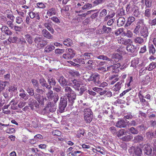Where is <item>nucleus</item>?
Masks as SVG:
<instances>
[{"label":"nucleus","instance_id":"1","mask_svg":"<svg viewBox=\"0 0 156 156\" xmlns=\"http://www.w3.org/2000/svg\"><path fill=\"white\" fill-rule=\"evenodd\" d=\"M69 100L73 104L76 98V94L69 87L67 86L64 90Z\"/></svg>","mask_w":156,"mask_h":156},{"label":"nucleus","instance_id":"2","mask_svg":"<svg viewBox=\"0 0 156 156\" xmlns=\"http://www.w3.org/2000/svg\"><path fill=\"white\" fill-rule=\"evenodd\" d=\"M34 41L37 47L39 49L42 48L48 44L47 41L44 40L42 37L39 36L36 37L34 39Z\"/></svg>","mask_w":156,"mask_h":156},{"label":"nucleus","instance_id":"3","mask_svg":"<svg viewBox=\"0 0 156 156\" xmlns=\"http://www.w3.org/2000/svg\"><path fill=\"white\" fill-rule=\"evenodd\" d=\"M142 148L140 147V144L139 146L136 147H131L129 150L130 154H133V156H142Z\"/></svg>","mask_w":156,"mask_h":156},{"label":"nucleus","instance_id":"4","mask_svg":"<svg viewBox=\"0 0 156 156\" xmlns=\"http://www.w3.org/2000/svg\"><path fill=\"white\" fill-rule=\"evenodd\" d=\"M84 119L86 122L90 123L92 121L93 115L92 112L90 108H88L84 109Z\"/></svg>","mask_w":156,"mask_h":156},{"label":"nucleus","instance_id":"5","mask_svg":"<svg viewBox=\"0 0 156 156\" xmlns=\"http://www.w3.org/2000/svg\"><path fill=\"white\" fill-rule=\"evenodd\" d=\"M66 53L63 54L62 57L68 60L72 58L75 56V53L74 51L71 49H67L66 50Z\"/></svg>","mask_w":156,"mask_h":156},{"label":"nucleus","instance_id":"6","mask_svg":"<svg viewBox=\"0 0 156 156\" xmlns=\"http://www.w3.org/2000/svg\"><path fill=\"white\" fill-rule=\"evenodd\" d=\"M100 78V75L98 74H93L91 75L87 79L88 81H93L95 84L98 85V84H100L101 82L99 80Z\"/></svg>","mask_w":156,"mask_h":156},{"label":"nucleus","instance_id":"7","mask_svg":"<svg viewBox=\"0 0 156 156\" xmlns=\"http://www.w3.org/2000/svg\"><path fill=\"white\" fill-rule=\"evenodd\" d=\"M67 105V101L66 98L61 97L59 106V111L60 112L62 113L64 112Z\"/></svg>","mask_w":156,"mask_h":156},{"label":"nucleus","instance_id":"8","mask_svg":"<svg viewBox=\"0 0 156 156\" xmlns=\"http://www.w3.org/2000/svg\"><path fill=\"white\" fill-rule=\"evenodd\" d=\"M140 147L142 149L144 148L143 150L144 153L147 155L150 154L152 152L151 147L148 144L143 145V144H140Z\"/></svg>","mask_w":156,"mask_h":156},{"label":"nucleus","instance_id":"9","mask_svg":"<svg viewBox=\"0 0 156 156\" xmlns=\"http://www.w3.org/2000/svg\"><path fill=\"white\" fill-rule=\"evenodd\" d=\"M54 25L53 23L48 19L44 24V27L47 28L51 34H53L54 31L52 28V26Z\"/></svg>","mask_w":156,"mask_h":156},{"label":"nucleus","instance_id":"10","mask_svg":"<svg viewBox=\"0 0 156 156\" xmlns=\"http://www.w3.org/2000/svg\"><path fill=\"white\" fill-rule=\"evenodd\" d=\"M34 98L37 100L39 103L41 105H44V103L47 100L46 98L43 97L38 94L34 95Z\"/></svg>","mask_w":156,"mask_h":156},{"label":"nucleus","instance_id":"11","mask_svg":"<svg viewBox=\"0 0 156 156\" xmlns=\"http://www.w3.org/2000/svg\"><path fill=\"white\" fill-rule=\"evenodd\" d=\"M121 58V56L118 53L115 54L113 55L112 59H110L109 63L110 62L116 63L120 60Z\"/></svg>","mask_w":156,"mask_h":156},{"label":"nucleus","instance_id":"12","mask_svg":"<svg viewBox=\"0 0 156 156\" xmlns=\"http://www.w3.org/2000/svg\"><path fill=\"white\" fill-rule=\"evenodd\" d=\"M124 83V81L121 80L118 82L113 87V90L115 91L119 90L121 87L123 86V84Z\"/></svg>","mask_w":156,"mask_h":156},{"label":"nucleus","instance_id":"13","mask_svg":"<svg viewBox=\"0 0 156 156\" xmlns=\"http://www.w3.org/2000/svg\"><path fill=\"white\" fill-rule=\"evenodd\" d=\"M82 83L81 81H78L74 79L72 81V85L73 87L78 91L79 90V87L80 85H82Z\"/></svg>","mask_w":156,"mask_h":156},{"label":"nucleus","instance_id":"14","mask_svg":"<svg viewBox=\"0 0 156 156\" xmlns=\"http://www.w3.org/2000/svg\"><path fill=\"white\" fill-rule=\"evenodd\" d=\"M136 6L133 4V3H129L128 5H127L126 7V10L127 12L129 13H132L135 8Z\"/></svg>","mask_w":156,"mask_h":156},{"label":"nucleus","instance_id":"15","mask_svg":"<svg viewBox=\"0 0 156 156\" xmlns=\"http://www.w3.org/2000/svg\"><path fill=\"white\" fill-rule=\"evenodd\" d=\"M58 81L60 85L62 87L68 85L67 81L63 76H60L58 78Z\"/></svg>","mask_w":156,"mask_h":156},{"label":"nucleus","instance_id":"16","mask_svg":"<svg viewBox=\"0 0 156 156\" xmlns=\"http://www.w3.org/2000/svg\"><path fill=\"white\" fill-rule=\"evenodd\" d=\"M41 34L44 37L48 39L53 38V36L46 29L43 30L41 31Z\"/></svg>","mask_w":156,"mask_h":156},{"label":"nucleus","instance_id":"17","mask_svg":"<svg viewBox=\"0 0 156 156\" xmlns=\"http://www.w3.org/2000/svg\"><path fill=\"white\" fill-rule=\"evenodd\" d=\"M29 15L31 19L35 18L36 19L38 20H39L40 19L39 13L38 12H31L29 13Z\"/></svg>","mask_w":156,"mask_h":156},{"label":"nucleus","instance_id":"18","mask_svg":"<svg viewBox=\"0 0 156 156\" xmlns=\"http://www.w3.org/2000/svg\"><path fill=\"white\" fill-rule=\"evenodd\" d=\"M1 30L2 32H3L8 35H12V34L11 31L9 30L8 27L6 26H2L1 28Z\"/></svg>","mask_w":156,"mask_h":156},{"label":"nucleus","instance_id":"19","mask_svg":"<svg viewBox=\"0 0 156 156\" xmlns=\"http://www.w3.org/2000/svg\"><path fill=\"white\" fill-rule=\"evenodd\" d=\"M116 126L120 128H124L126 126V122L124 120L121 119L117 122Z\"/></svg>","mask_w":156,"mask_h":156},{"label":"nucleus","instance_id":"20","mask_svg":"<svg viewBox=\"0 0 156 156\" xmlns=\"http://www.w3.org/2000/svg\"><path fill=\"white\" fill-rule=\"evenodd\" d=\"M40 83L43 87H45L48 89H50L51 88V86L50 85H48L46 81L43 78L40 79Z\"/></svg>","mask_w":156,"mask_h":156},{"label":"nucleus","instance_id":"21","mask_svg":"<svg viewBox=\"0 0 156 156\" xmlns=\"http://www.w3.org/2000/svg\"><path fill=\"white\" fill-rule=\"evenodd\" d=\"M56 13L55 9L52 8L48 10L46 14L49 16H51L52 15H56Z\"/></svg>","mask_w":156,"mask_h":156},{"label":"nucleus","instance_id":"22","mask_svg":"<svg viewBox=\"0 0 156 156\" xmlns=\"http://www.w3.org/2000/svg\"><path fill=\"white\" fill-rule=\"evenodd\" d=\"M55 48L53 45L50 44L46 46L44 49V52L50 53L54 50Z\"/></svg>","mask_w":156,"mask_h":156},{"label":"nucleus","instance_id":"23","mask_svg":"<svg viewBox=\"0 0 156 156\" xmlns=\"http://www.w3.org/2000/svg\"><path fill=\"white\" fill-rule=\"evenodd\" d=\"M24 37L25 39L29 44H31L32 43L33 39L31 35L28 34H26L24 35Z\"/></svg>","mask_w":156,"mask_h":156},{"label":"nucleus","instance_id":"24","mask_svg":"<svg viewBox=\"0 0 156 156\" xmlns=\"http://www.w3.org/2000/svg\"><path fill=\"white\" fill-rule=\"evenodd\" d=\"M5 14L6 16L11 20H14V17L12 14V12L9 10H7Z\"/></svg>","mask_w":156,"mask_h":156},{"label":"nucleus","instance_id":"25","mask_svg":"<svg viewBox=\"0 0 156 156\" xmlns=\"http://www.w3.org/2000/svg\"><path fill=\"white\" fill-rule=\"evenodd\" d=\"M140 34L144 37H146L148 35V29L146 27H143L141 30Z\"/></svg>","mask_w":156,"mask_h":156},{"label":"nucleus","instance_id":"26","mask_svg":"<svg viewBox=\"0 0 156 156\" xmlns=\"http://www.w3.org/2000/svg\"><path fill=\"white\" fill-rule=\"evenodd\" d=\"M135 20V18L134 17L132 16H129L128 18L127 22L125 25V27H126L130 26Z\"/></svg>","mask_w":156,"mask_h":156},{"label":"nucleus","instance_id":"27","mask_svg":"<svg viewBox=\"0 0 156 156\" xmlns=\"http://www.w3.org/2000/svg\"><path fill=\"white\" fill-rule=\"evenodd\" d=\"M118 42L121 44L126 45L128 42L129 39H126L124 38L120 37L118 38Z\"/></svg>","mask_w":156,"mask_h":156},{"label":"nucleus","instance_id":"28","mask_svg":"<svg viewBox=\"0 0 156 156\" xmlns=\"http://www.w3.org/2000/svg\"><path fill=\"white\" fill-rule=\"evenodd\" d=\"M125 22V19L124 17H119L118 20L117 25L119 27L122 26L124 25Z\"/></svg>","mask_w":156,"mask_h":156},{"label":"nucleus","instance_id":"29","mask_svg":"<svg viewBox=\"0 0 156 156\" xmlns=\"http://www.w3.org/2000/svg\"><path fill=\"white\" fill-rule=\"evenodd\" d=\"M133 138V136L131 134H129L122 137L121 138V139L123 141L128 142L131 140Z\"/></svg>","mask_w":156,"mask_h":156},{"label":"nucleus","instance_id":"30","mask_svg":"<svg viewBox=\"0 0 156 156\" xmlns=\"http://www.w3.org/2000/svg\"><path fill=\"white\" fill-rule=\"evenodd\" d=\"M136 48L133 44H129L126 47L127 50L130 52H133L135 50Z\"/></svg>","mask_w":156,"mask_h":156},{"label":"nucleus","instance_id":"31","mask_svg":"<svg viewBox=\"0 0 156 156\" xmlns=\"http://www.w3.org/2000/svg\"><path fill=\"white\" fill-rule=\"evenodd\" d=\"M139 59L138 58H135L131 61V66L136 67L139 63Z\"/></svg>","mask_w":156,"mask_h":156},{"label":"nucleus","instance_id":"32","mask_svg":"<svg viewBox=\"0 0 156 156\" xmlns=\"http://www.w3.org/2000/svg\"><path fill=\"white\" fill-rule=\"evenodd\" d=\"M102 30L101 31L102 34L104 33H109L111 32L112 29L110 27H106V26L104 25L103 26Z\"/></svg>","mask_w":156,"mask_h":156},{"label":"nucleus","instance_id":"33","mask_svg":"<svg viewBox=\"0 0 156 156\" xmlns=\"http://www.w3.org/2000/svg\"><path fill=\"white\" fill-rule=\"evenodd\" d=\"M126 131L124 129H121L119 130L117 133V136L119 137L125 135Z\"/></svg>","mask_w":156,"mask_h":156},{"label":"nucleus","instance_id":"34","mask_svg":"<svg viewBox=\"0 0 156 156\" xmlns=\"http://www.w3.org/2000/svg\"><path fill=\"white\" fill-rule=\"evenodd\" d=\"M143 137L141 135H138L134 137V141L135 142H140L143 141Z\"/></svg>","mask_w":156,"mask_h":156},{"label":"nucleus","instance_id":"35","mask_svg":"<svg viewBox=\"0 0 156 156\" xmlns=\"http://www.w3.org/2000/svg\"><path fill=\"white\" fill-rule=\"evenodd\" d=\"M72 41L70 39H66L63 41V44L67 46H70L72 44Z\"/></svg>","mask_w":156,"mask_h":156},{"label":"nucleus","instance_id":"36","mask_svg":"<svg viewBox=\"0 0 156 156\" xmlns=\"http://www.w3.org/2000/svg\"><path fill=\"white\" fill-rule=\"evenodd\" d=\"M29 103V105L30 106L31 109L32 110L34 109V104L36 101L35 100L33 99L30 98L28 100Z\"/></svg>","mask_w":156,"mask_h":156},{"label":"nucleus","instance_id":"37","mask_svg":"<svg viewBox=\"0 0 156 156\" xmlns=\"http://www.w3.org/2000/svg\"><path fill=\"white\" fill-rule=\"evenodd\" d=\"M92 7V4L89 3L84 4L83 6L82 7V9L83 10H87L91 8Z\"/></svg>","mask_w":156,"mask_h":156},{"label":"nucleus","instance_id":"38","mask_svg":"<svg viewBox=\"0 0 156 156\" xmlns=\"http://www.w3.org/2000/svg\"><path fill=\"white\" fill-rule=\"evenodd\" d=\"M92 55L90 53H85L84 55H83L82 57L83 59L86 60L90 58L91 56Z\"/></svg>","mask_w":156,"mask_h":156},{"label":"nucleus","instance_id":"39","mask_svg":"<svg viewBox=\"0 0 156 156\" xmlns=\"http://www.w3.org/2000/svg\"><path fill=\"white\" fill-rule=\"evenodd\" d=\"M132 13L133 15L136 17H138L140 15V13L139 11L138 8L137 6L135 8L134 10Z\"/></svg>","mask_w":156,"mask_h":156},{"label":"nucleus","instance_id":"40","mask_svg":"<svg viewBox=\"0 0 156 156\" xmlns=\"http://www.w3.org/2000/svg\"><path fill=\"white\" fill-rule=\"evenodd\" d=\"M134 41L136 43L141 44L144 42V40L141 37H136L134 39Z\"/></svg>","mask_w":156,"mask_h":156},{"label":"nucleus","instance_id":"41","mask_svg":"<svg viewBox=\"0 0 156 156\" xmlns=\"http://www.w3.org/2000/svg\"><path fill=\"white\" fill-rule=\"evenodd\" d=\"M8 40L9 41L12 43H16L18 41V37L16 36L13 37H9L8 39Z\"/></svg>","mask_w":156,"mask_h":156},{"label":"nucleus","instance_id":"42","mask_svg":"<svg viewBox=\"0 0 156 156\" xmlns=\"http://www.w3.org/2000/svg\"><path fill=\"white\" fill-rule=\"evenodd\" d=\"M156 67V62H153L151 63L149 65V67L148 68V70L149 71H151L155 68Z\"/></svg>","mask_w":156,"mask_h":156},{"label":"nucleus","instance_id":"43","mask_svg":"<svg viewBox=\"0 0 156 156\" xmlns=\"http://www.w3.org/2000/svg\"><path fill=\"white\" fill-rule=\"evenodd\" d=\"M19 96L20 98L23 99L24 100H27L28 99V98L27 95V94L25 92L21 93H20Z\"/></svg>","mask_w":156,"mask_h":156},{"label":"nucleus","instance_id":"44","mask_svg":"<svg viewBox=\"0 0 156 156\" xmlns=\"http://www.w3.org/2000/svg\"><path fill=\"white\" fill-rule=\"evenodd\" d=\"M148 23L151 26H155L156 25V16L153 19H149Z\"/></svg>","mask_w":156,"mask_h":156},{"label":"nucleus","instance_id":"45","mask_svg":"<svg viewBox=\"0 0 156 156\" xmlns=\"http://www.w3.org/2000/svg\"><path fill=\"white\" fill-rule=\"evenodd\" d=\"M149 51L150 53H151L153 54L155 53V50L154 46V45L152 44L149 45Z\"/></svg>","mask_w":156,"mask_h":156},{"label":"nucleus","instance_id":"46","mask_svg":"<svg viewBox=\"0 0 156 156\" xmlns=\"http://www.w3.org/2000/svg\"><path fill=\"white\" fill-rule=\"evenodd\" d=\"M144 15L147 17H149L151 16V9H146L144 12Z\"/></svg>","mask_w":156,"mask_h":156},{"label":"nucleus","instance_id":"47","mask_svg":"<svg viewBox=\"0 0 156 156\" xmlns=\"http://www.w3.org/2000/svg\"><path fill=\"white\" fill-rule=\"evenodd\" d=\"M130 133L133 134H137L138 133V130L133 127H132L129 129Z\"/></svg>","mask_w":156,"mask_h":156},{"label":"nucleus","instance_id":"48","mask_svg":"<svg viewBox=\"0 0 156 156\" xmlns=\"http://www.w3.org/2000/svg\"><path fill=\"white\" fill-rule=\"evenodd\" d=\"M97 58L98 59H102L103 60H107L110 61V59L107 56L104 55H100L97 57Z\"/></svg>","mask_w":156,"mask_h":156},{"label":"nucleus","instance_id":"49","mask_svg":"<svg viewBox=\"0 0 156 156\" xmlns=\"http://www.w3.org/2000/svg\"><path fill=\"white\" fill-rule=\"evenodd\" d=\"M26 90L30 96H34V90L32 88L28 87Z\"/></svg>","mask_w":156,"mask_h":156},{"label":"nucleus","instance_id":"50","mask_svg":"<svg viewBox=\"0 0 156 156\" xmlns=\"http://www.w3.org/2000/svg\"><path fill=\"white\" fill-rule=\"evenodd\" d=\"M48 82L50 85H55L56 82L54 79L53 78H49L48 80Z\"/></svg>","mask_w":156,"mask_h":156},{"label":"nucleus","instance_id":"51","mask_svg":"<svg viewBox=\"0 0 156 156\" xmlns=\"http://www.w3.org/2000/svg\"><path fill=\"white\" fill-rule=\"evenodd\" d=\"M105 0H95L93 2L94 6L97 5L104 2Z\"/></svg>","mask_w":156,"mask_h":156},{"label":"nucleus","instance_id":"52","mask_svg":"<svg viewBox=\"0 0 156 156\" xmlns=\"http://www.w3.org/2000/svg\"><path fill=\"white\" fill-rule=\"evenodd\" d=\"M152 0H145V5L147 7H150L152 5Z\"/></svg>","mask_w":156,"mask_h":156},{"label":"nucleus","instance_id":"53","mask_svg":"<svg viewBox=\"0 0 156 156\" xmlns=\"http://www.w3.org/2000/svg\"><path fill=\"white\" fill-rule=\"evenodd\" d=\"M36 5L37 7L39 8L44 9L45 7V5L42 2H38Z\"/></svg>","mask_w":156,"mask_h":156},{"label":"nucleus","instance_id":"54","mask_svg":"<svg viewBox=\"0 0 156 156\" xmlns=\"http://www.w3.org/2000/svg\"><path fill=\"white\" fill-rule=\"evenodd\" d=\"M16 21L17 23L20 24L23 22V18L20 16H18L16 17Z\"/></svg>","mask_w":156,"mask_h":156},{"label":"nucleus","instance_id":"55","mask_svg":"<svg viewBox=\"0 0 156 156\" xmlns=\"http://www.w3.org/2000/svg\"><path fill=\"white\" fill-rule=\"evenodd\" d=\"M115 15V13L108 15L106 16L104 19V22L107 21L108 20L112 18Z\"/></svg>","mask_w":156,"mask_h":156},{"label":"nucleus","instance_id":"56","mask_svg":"<svg viewBox=\"0 0 156 156\" xmlns=\"http://www.w3.org/2000/svg\"><path fill=\"white\" fill-rule=\"evenodd\" d=\"M107 14V10L106 9H104L102 10L100 12L99 16L101 17L105 16Z\"/></svg>","mask_w":156,"mask_h":156},{"label":"nucleus","instance_id":"57","mask_svg":"<svg viewBox=\"0 0 156 156\" xmlns=\"http://www.w3.org/2000/svg\"><path fill=\"white\" fill-rule=\"evenodd\" d=\"M64 49H56L55 50V53L57 54H62L64 52Z\"/></svg>","mask_w":156,"mask_h":156},{"label":"nucleus","instance_id":"58","mask_svg":"<svg viewBox=\"0 0 156 156\" xmlns=\"http://www.w3.org/2000/svg\"><path fill=\"white\" fill-rule=\"evenodd\" d=\"M19 102V100H18L17 98H15L13 99L10 102V104L12 103V105H16Z\"/></svg>","mask_w":156,"mask_h":156},{"label":"nucleus","instance_id":"59","mask_svg":"<svg viewBox=\"0 0 156 156\" xmlns=\"http://www.w3.org/2000/svg\"><path fill=\"white\" fill-rule=\"evenodd\" d=\"M17 90V88L16 87L14 86H10L9 87V92H14L15 90Z\"/></svg>","mask_w":156,"mask_h":156},{"label":"nucleus","instance_id":"60","mask_svg":"<svg viewBox=\"0 0 156 156\" xmlns=\"http://www.w3.org/2000/svg\"><path fill=\"white\" fill-rule=\"evenodd\" d=\"M120 66H121L120 64L119 63H117V64L114 63L113 65H112V69H117L119 68L120 67Z\"/></svg>","mask_w":156,"mask_h":156},{"label":"nucleus","instance_id":"61","mask_svg":"<svg viewBox=\"0 0 156 156\" xmlns=\"http://www.w3.org/2000/svg\"><path fill=\"white\" fill-rule=\"evenodd\" d=\"M14 21V20L13 21H8L7 22V24L9 26V27H10L11 29L13 28L14 25L13 23Z\"/></svg>","mask_w":156,"mask_h":156},{"label":"nucleus","instance_id":"62","mask_svg":"<svg viewBox=\"0 0 156 156\" xmlns=\"http://www.w3.org/2000/svg\"><path fill=\"white\" fill-rule=\"evenodd\" d=\"M140 27V26L138 25L136 26L135 28L133 30V32L134 34H137L139 33V30Z\"/></svg>","mask_w":156,"mask_h":156},{"label":"nucleus","instance_id":"63","mask_svg":"<svg viewBox=\"0 0 156 156\" xmlns=\"http://www.w3.org/2000/svg\"><path fill=\"white\" fill-rule=\"evenodd\" d=\"M123 31L122 28H119L115 31V34L117 36L121 33Z\"/></svg>","mask_w":156,"mask_h":156},{"label":"nucleus","instance_id":"64","mask_svg":"<svg viewBox=\"0 0 156 156\" xmlns=\"http://www.w3.org/2000/svg\"><path fill=\"white\" fill-rule=\"evenodd\" d=\"M26 102L23 101H20L18 105V107L19 108H22L26 104Z\"/></svg>","mask_w":156,"mask_h":156}]
</instances>
